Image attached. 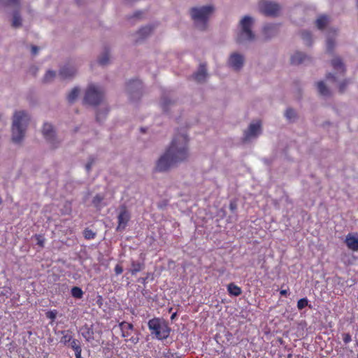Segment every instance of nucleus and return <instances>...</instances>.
<instances>
[{
	"label": "nucleus",
	"instance_id": "1",
	"mask_svg": "<svg viewBox=\"0 0 358 358\" xmlns=\"http://www.w3.org/2000/svg\"><path fill=\"white\" fill-rule=\"evenodd\" d=\"M189 141L185 131L176 133L164 152L155 162L154 171L167 173L179 164L187 162L190 157Z\"/></svg>",
	"mask_w": 358,
	"mask_h": 358
},
{
	"label": "nucleus",
	"instance_id": "2",
	"mask_svg": "<svg viewBox=\"0 0 358 358\" xmlns=\"http://www.w3.org/2000/svg\"><path fill=\"white\" fill-rule=\"evenodd\" d=\"M31 121V115L26 110H16L11 117L10 140L15 145H21Z\"/></svg>",
	"mask_w": 358,
	"mask_h": 358
},
{
	"label": "nucleus",
	"instance_id": "3",
	"mask_svg": "<svg viewBox=\"0 0 358 358\" xmlns=\"http://www.w3.org/2000/svg\"><path fill=\"white\" fill-rule=\"evenodd\" d=\"M215 8L212 5L195 6L189 9V15L196 27L200 30H206L210 15Z\"/></svg>",
	"mask_w": 358,
	"mask_h": 358
},
{
	"label": "nucleus",
	"instance_id": "4",
	"mask_svg": "<svg viewBox=\"0 0 358 358\" xmlns=\"http://www.w3.org/2000/svg\"><path fill=\"white\" fill-rule=\"evenodd\" d=\"M253 19L248 15L244 16L240 21V31L236 38L238 44L245 45L255 41V34L252 31Z\"/></svg>",
	"mask_w": 358,
	"mask_h": 358
},
{
	"label": "nucleus",
	"instance_id": "5",
	"mask_svg": "<svg viewBox=\"0 0 358 358\" xmlns=\"http://www.w3.org/2000/svg\"><path fill=\"white\" fill-rule=\"evenodd\" d=\"M105 92L102 87L90 84L85 90L83 102L90 106L99 105L104 99Z\"/></svg>",
	"mask_w": 358,
	"mask_h": 358
},
{
	"label": "nucleus",
	"instance_id": "6",
	"mask_svg": "<svg viewBox=\"0 0 358 358\" xmlns=\"http://www.w3.org/2000/svg\"><path fill=\"white\" fill-rule=\"evenodd\" d=\"M148 328L151 335H154L159 340H164L169 337L171 329L159 318H153L148 321Z\"/></svg>",
	"mask_w": 358,
	"mask_h": 358
},
{
	"label": "nucleus",
	"instance_id": "7",
	"mask_svg": "<svg viewBox=\"0 0 358 358\" xmlns=\"http://www.w3.org/2000/svg\"><path fill=\"white\" fill-rule=\"evenodd\" d=\"M42 134L50 147L52 149L59 148L62 143L54 129V127L49 123H44L42 127Z\"/></svg>",
	"mask_w": 358,
	"mask_h": 358
},
{
	"label": "nucleus",
	"instance_id": "8",
	"mask_svg": "<svg viewBox=\"0 0 358 358\" xmlns=\"http://www.w3.org/2000/svg\"><path fill=\"white\" fill-rule=\"evenodd\" d=\"M143 85L139 80H131L127 84L126 90L133 101L138 100L142 95Z\"/></svg>",
	"mask_w": 358,
	"mask_h": 358
},
{
	"label": "nucleus",
	"instance_id": "9",
	"mask_svg": "<svg viewBox=\"0 0 358 358\" xmlns=\"http://www.w3.org/2000/svg\"><path fill=\"white\" fill-rule=\"evenodd\" d=\"M261 133V124L258 122H252L250 124L248 129L244 131L242 142L243 143H248L250 141L257 138Z\"/></svg>",
	"mask_w": 358,
	"mask_h": 358
},
{
	"label": "nucleus",
	"instance_id": "10",
	"mask_svg": "<svg viewBox=\"0 0 358 358\" xmlns=\"http://www.w3.org/2000/svg\"><path fill=\"white\" fill-rule=\"evenodd\" d=\"M245 59L243 55L234 52H232L227 60V65L235 71H240L244 64Z\"/></svg>",
	"mask_w": 358,
	"mask_h": 358
},
{
	"label": "nucleus",
	"instance_id": "11",
	"mask_svg": "<svg viewBox=\"0 0 358 358\" xmlns=\"http://www.w3.org/2000/svg\"><path fill=\"white\" fill-rule=\"evenodd\" d=\"M280 10V5L275 2L264 1L259 3L260 12L267 16H275Z\"/></svg>",
	"mask_w": 358,
	"mask_h": 358
},
{
	"label": "nucleus",
	"instance_id": "12",
	"mask_svg": "<svg viewBox=\"0 0 358 358\" xmlns=\"http://www.w3.org/2000/svg\"><path fill=\"white\" fill-rule=\"evenodd\" d=\"M176 105V99L169 93H164L159 101V106L164 113H169Z\"/></svg>",
	"mask_w": 358,
	"mask_h": 358
},
{
	"label": "nucleus",
	"instance_id": "13",
	"mask_svg": "<svg viewBox=\"0 0 358 358\" xmlns=\"http://www.w3.org/2000/svg\"><path fill=\"white\" fill-rule=\"evenodd\" d=\"M130 219V214L125 205H122L120 207V213L117 216L118 225L117 231H122L127 227V224Z\"/></svg>",
	"mask_w": 358,
	"mask_h": 358
},
{
	"label": "nucleus",
	"instance_id": "14",
	"mask_svg": "<svg viewBox=\"0 0 358 358\" xmlns=\"http://www.w3.org/2000/svg\"><path fill=\"white\" fill-rule=\"evenodd\" d=\"M191 77L197 83H205L208 78L206 64H200L197 71Z\"/></svg>",
	"mask_w": 358,
	"mask_h": 358
},
{
	"label": "nucleus",
	"instance_id": "15",
	"mask_svg": "<svg viewBox=\"0 0 358 358\" xmlns=\"http://www.w3.org/2000/svg\"><path fill=\"white\" fill-rule=\"evenodd\" d=\"M77 73V68L71 64H66L62 66L59 71V76L62 79H72Z\"/></svg>",
	"mask_w": 358,
	"mask_h": 358
},
{
	"label": "nucleus",
	"instance_id": "16",
	"mask_svg": "<svg viewBox=\"0 0 358 358\" xmlns=\"http://www.w3.org/2000/svg\"><path fill=\"white\" fill-rule=\"evenodd\" d=\"M9 21L10 22V26L13 29H19L22 27L23 20L20 13V5L14 8L13 10L10 13Z\"/></svg>",
	"mask_w": 358,
	"mask_h": 358
},
{
	"label": "nucleus",
	"instance_id": "17",
	"mask_svg": "<svg viewBox=\"0 0 358 358\" xmlns=\"http://www.w3.org/2000/svg\"><path fill=\"white\" fill-rule=\"evenodd\" d=\"M310 62L311 58L302 52H296L291 57V63L294 65L308 64Z\"/></svg>",
	"mask_w": 358,
	"mask_h": 358
},
{
	"label": "nucleus",
	"instance_id": "18",
	"mask_svg": "<svg viewBox=\"0 0 358 358\" xmlns=\"http://www.w3.org/2000/svg\"><path fill=\"white\" fill-rule=\"evenodd\" d=\"M278 32V25L275 24H267L263 27V35L266 40L275 37Z\"/></svg>",
	"mask_w": 358,
	"mask_h": 358
},
{
	"label": "nucleus",
	"instance_id": "19",
	"mask_svg": "<svg viewBox=\"0 0 358 358\" xmlns=\"http://www.w3.org/2000/svg\"><path fill=\"white\" fill-rule=\"evenodd\" d=\"M348 248L353 251H358V236L349 234L345 241Z\"/></svg>",
	"mask_w": 358,
	"mask_h": 358
},
{
	"label": "nucleus",
	"instance_id": "20",
	"mask_svg": "<svg viewBox=\"0 0 358 358\" xmlns=\"http://www.w3.org/2000/svg\"><path fill=\"white\" fill-rule=\"evenodd\" d=\"M331 65L334 69L340 72V73L343 76L345 73V66L342 62V59L340 57L336 56L331 60Z\"/></svg>",
	"mask_w": 358,
	"mask_h": 358
},
{
	"label": "nucleus",
	"instance_id": "21",
	"mask_svg": "<svg viewBox=\"0 0 358 358\" xmlns=\"http://www.w3.org/2000/svg\"><path fill=\"white\" fill-rule=\"evenodd\" d=\"M110 51L108 48H106L104 51L99 57L98 63L101 66H106L110 62Z\"/></svg>",
	"mask_w": 358,
	"mask_h": 358
},
{
	"label": "nucleus",
	"instance_id": "22",
	"mask_svg": "<svg viewBox=\"0 0 358 358\" xmlns=\"http://www.w3.org/2000/svg\"><path fill=\"white\" fill-rule=\"evenodd\" d=\"M80 330L82 336L87 341L90 342L94 340V331L91 327H89L87 325H85Z\"/></svg>",
	"mask_w": 358,
	"mask_h": 358
},
{
	"label": "nucleus",
	"instance_id": "23",
	"mask_svg": "<svg viewBox=\"0 0 358 358\" xmlns=\"http://www.w3.org/2000/svg\"><path fill=\"white\" fill-rule=\"evenodd\" d=\"M80 92V89L78 87H74L70 92L68 94L66 99L69 103H73L76 99H78L79 94Z\"/></svg>",
	"mask_w": 358,
	"mask_h": 358
},
{
	"label": "nucleus",
	"instance_id": "24",
	"mask_svg": "<svg viewBox=\"0 0 358 358\" xmlns=\"http://www.w3.org/2000/svg\"><path fill=\"white\" fill-rule=\"evenodd\" d=\"M131 269L130 272L132 275L136 274V273L142 271L145 268V264L143 262H140L137 261L132 260L131 263Z\"/></svg>",
	"mask_w": 358,
	"mask_h": 358
},
{
	"label": "nucleus",
	"instance_id": "25",
	"mask_svg": "<svg viewBox=\"0 0 358 358\" xmlns=\"http://www.w3.org/2000/svg\"><path fill=\"white\" fill-rule=\"evenodd\" d=\"M120 327L122 331V336L127 337L129 335L128 332L129 330H132L134 329V325L127 322H122L120 324Z\"/></svg>",
	"mask_w": 358,
	"mask_h": 358
},
{
	"label": "nucleus",
	"instance_id": "26",
	"mask_svg": "<svg viewBox=\"0 0 358 358\" xmlns=\"http://www.w3.org/2000/svg\"><path fill=\"white\" fill-rule=\"evenodd\" d=\"M285 116L287 120L292 122L298 119L297 112L292 108H287L285 112Z\"/></svg>",
	"mask_w": 358,
	"mask_h": 358
},
{
	"label": "nucleus",
	"instance_id": "27",
	"mask_svg": "<svg viewBox=\"0 0 358 358\" xmlns=\"http://www.w3.org/2000/svg\"><path fill=\"white\" fill-rule=\"evenodd\" d=\"M56 76H57L56 71H52V70L47 71L42 79L43 83H45V84L51 83L55 78Z\"/></svg>",
	"mask_w": 358,
	"mask_h": 358
},
{
	"label": "nucleus",
	"instance_id": "28",
	"mask_svg": "<svg viewBox=\"0 0 358 358\" xmlns=\"http://www.w3.org/2000/svg\"><path fill=\"white\" fill-rule=\"evenodd\" d=\"M152 32V27L150 26H145L142 27L137 32L138 40L143 39L148 36Z\"/></svg>",
	"mask_w": 358,
	"mask_h": 358
},
{
	"label": "nucleus",
	"instance_id": "29",
	"mask_svg": "<svg viewBox=\"0 0 358 358\" xmlns=\"http://www.w3.org/2000/svg\"><path fill=\"white\" fill-rule=\"evenodd\" d=\"M317 90L319 93L324 96H329L331 95L330 90L329 88L325 85L324 82L320 81L317 83Z\"/></svg>",
	"mask_w": 358,
	"mask_h": 358
},
{
	"label": "nucleus",
	"instance_id": "30",
	"mask_svg": "<svg viewBox=\"0 0 358 358\" xmlns=\"http://www.w3.org/2000/svg\"><path fill=\"white\" fill-rule=\"evenodd\" d=\"M227 289L231 295L238 296L241 294V289L234 283H230L227 286Z\"/></svg>",
	"mask_w": 358,
	"mask_h": 358
},
{
	"label": "nucleus",
	"instance_id": "31",
	"mask_svg": "<svg viewBox=\"0 0 358 358\" xmlns=\"http://www.w3.org/2000/svg\"><path fill=\"white\" fill-rule=\"evenodd\" d=\"M20 5V0H0V6H10L15 8Z\"/></svg>",
	"mask_w": 358,
	"mask_h": 358
},
{
	"label": "nucleus",
	"instance_id": "32",
	"mask_svg": "<svg viewBox=\"0 0 358 358\" xmlns=\"http://www.w3.org/2000/svg\"><path fill=\"white\" fill-rule=\"evenodd\" d=\"M143 13L141 10H137L132 15H127L126 18L127 20L130 22L131 23H134V20H140L142 17Z\"/></svg>",
	"mask_w": 358,
	"mask_h": 358
},
{
	"label": "nucleus",
	"instance_id": "33",
	"mask_svg": "<svg viewBox=\"0 0 358 358\" xmlns=\"http://www.w3.org/2000/svg\"><path fill=\"white\" fill-rule=\"evenodd\" d=\"M336 47V41L334 38L329 37L327 39V51L331 54Z\"/></svg>",
	"mask_w": 358,
	"mask_h": 358
},
{
	"label": "nucleus",
	"instance_id": "34",
	"mask_svg": "<svg viewBox=\"0 0 358 358\" xmlns=\"http://www.w3.org/2000/svg\"><path fill=\"white\" fill-rule=\"evenodd\" d=\"M328 22V19L325 16H322L316 20V26L318 29H322L325 27Z\"/></svg>",
	"mask_w": 358,
	"mask_h": 358
},
{
	"label": "nucleus",
	"instance_id": "35",
	"mask_svg": "<svg viewBox=\"0 0 358 358\" xmlns=\"http://www.w3.org/2000/svg\"><path fill=\"white\" fill-rule=\"evenodd\" d=\"M71 295L76 299H81L83 296V290L78 287H73L71 289Z\"/></svg>",
	"mask_w": 358,
	"mask_h": 358
},
{
	"label": "nucleus",
	"instance_id": "36",
	"mask_svg": "<svg viewBox=\"0 0 358 358\" xmlns=\"http://www.w3.org/2000/svg\"><path fill=\"white\" fill-rule=\"evenodd\" d=\"M302 39L305 41L306 45H310L311 43V34L308 31H302L301 32Z\"/></svg>",
	"mask_w": 358,
	"mask_h": 358
},
{
	"label": "nucleus",
	"instance_id": "37",
	"mask_svg": "<svg viewBox=\"0 0 358 358\" xmlns=\"http://www.w3.org/2000/svg\"><path fill=\"white\" fill-rule=\"evenodd\" d=\"M83 235L86 239L90 240L95 237L96 234L91 229H85L83 231Z\"/></svg>",
	"mask_w": 358,
	"mask_h": 358
},
{
	"label": "nucleus",
	"instance_id": "38",
	"mask_svg": "<svg viewBox=\"0 0 358 358\" xmlns=\"http://www.w3.org/2000/svg\"><path fill=\"white\" fill-rule=\"evenodd\" d=\"M104 197L103 196H101L100 194H96L92 199V203L93 205L98 208L101 203V201L103 200Z\"/></svg>",
	"mask_w": 358,
	"mask_h": 358
},
{
	"label": "nucleus",
	"instance_id": "39",
	"mask_svg": "<svg viewBox=\"0 0 358 358\" xmlns=\"http://www.w3.org/2000/svg\"><path fill=\"white\" fill-rule=\"evenodd\" d=\"M34 237V238L36 241V244L39 247L43 248L44 247V243H45V238H43V236H41V235H39V234H36Z\"/></svg>",
	"mask_w": 358,
	"mask_h": 358
},
{
	"label": "nucleus",
	"instance_id": "40",
	"mask_svg": "<svg viewBox=\"0 0 358 358\" xmlns=\"http://www.w3.org/2000/svg\"><path fill=\"white\" fill-rule=\"evenodd\" d=\"M69 346L74 350H77L81 348L79 341L76 339H72L69 343Z\"/></svg>",
	"mask_w": 358,
	"mask_h": 358
},
{
	"label": "nucleus",
	"instance_id": "41",
	"mask_svg": "<svg viewBox=\"0 0 358 358\" xmlns=\"http://www.w3.org/2000/svg\"><path fill=\"white\" fill-rule=\"evenodd\" d=\"M308 301L306 298L301 299L300 300L298 301L297 308L299 310H302L303 308L308 306Z\"/></svg>",
	"mask_w": 358,
	"mask_h": 358
},
{
	"label": "nucleus",
	"instance_id": "42",
	"mask_svg": "<svg viewBox=\"0 0 358 358\" xmlns=\"http://www.w3.org/2000/svg\"><path fill=\"white\" fill-rule=\"evenodd\" d=\"M106 112H101L98 111L96 114V120L98 122H101L102 120L106 117Z\"/></svg>",
	"mask_w": 358,
	"mask_h": 358
},
{
	"label": "nucleus",
	"instance_id": "43",
	"mask_svg": "<svg viewBox=\"0 0 358 358\" xmlns=\"http://www.w3.org/2000/svg\"><path fill=\"white\" fill-rule=\"evenodd\" d=\"M94 164V159L92 157L89 158L88 162L85 165V169L87 172H90L91 171L92 166Z\"/></svg>",
	"mask_w": 358,
	"mask_h": 358
},
{
	"label": "nucleus",
	"instance_id": "44",
	"mask_svg": "<svg viewBox=\"0 0 358 358\" xmlns=\"http://www.w3.org/2000/svg\"><path fill=\"white\" fill-rule=\"evenodd\" d=\"M72 340V337L71 335H69L68 334H64L62 338H61V342L64 343L65 345L67 344V343H69L71 342V341Z\"/></svg>",
	"mask_w": 358,
	"mask_h": 358
},
{
	"label": "nucleus",
	"instance_id": "45",
	"mask_svg": "<svg viewBox=\"0 0 358 358\" xmlns=\"http://www.w3.org/2000/svg\"><path fill=\"white\" fill-rule=\"evenodd\" d=\"M349 82L345 80L343 82H342L339 85V90L341 92H343L345 91V89L346 86L348 85Z\"/></svg>",
	"mask_w": 358,
	"mask_h": 358
},
{
	"label": "nucleus",
	"instance_id": "46",
	"mask_svg": "<svg viewBox=\"0 0 358 358\" xmlns=\"http://www.w3.org/2000/svg\"><path fill=\"white\" fill-rule=\"evenodd\" d=\"M229 209L233 213L236 211V210L237 209V203L236 201H231L229 203Z\"/></svg>",
	"mask_w": 358,
	"mask_h": 358
},
{
	"label": "nucleus",
	"instance_id": "47",
	"mask_svg": "<svg viewBox=\"0 0 358 358\" xmlns=\"http://www.w3.org/2000/svg\"><path fill=\"white\" fill-rule=\"evenodd\" d=\"M351 336L349 334H343V341L345 343H348L351 341Z\"/></svg>",
	"mask_w": 358,
	"mask_h": 358
},
{
	"label": "nucleus",
	"instance_id": "48",
	"mask_svg": "<svg viewBox=\"0 0 358 358\" xmlns=\"http://www.w3.org/2000/svg\"><path fill=\"white\" fill-rule=\"evenodd\" d=\"M123 271V268L122 267L119 265V264H117L115 267V272L117 275H120L122 273Z\"/></svg>",
	"mask_w": 358,
	"mask_h": 358
},
{
	"label": "nucleus",
	"instance_id": "49",
	"mask_svg": "<svg viewBox=\"0 0 358 358\" xmlns=\"http://www.w3.org/2000/svg\"><path fill=\"white\" fill-rule=\"evenodd\" d=\"M38 50H39V48L37 46H36V45L31 46V51L32 55H37L38 52Z\"/></svg>",
	"mask_w": 358,
	"mask_h": 358
},
{
	"label": "nucleus",
	"instance_id": "50",
	"mask_svg": "<svg viewBox=\"0 0 358 358\" xmlns=\"http://www.w3.org/2000/svg\"><path fill=\"white\" fill-rule=\"evenodd\" d=\"M47 316L48 317L54 320L56 317V313L53 312H48Z\"/></svg>",
	"mask_w": 358,
	"mask_h": 358
},
{
	"label": "nucleus",
	"instance_id": "51",
	"mask_svg": "<svg viewBox=\"0 0 358 358\" xmlns=\"http://www.w3.org/2000/svg\"><path fill=\"white\" fill-rule=\"evenodd\" d=\"M82 349H79L75 351V355L76 358H82L81 357Z\"/></svg>",
	"mask_w": 358,
	"mask_h": 358
},
{
	"label": "nucleus",
	"instance_id": "52",
	"mask_svg": "<svg viewBox=\"0 0 358 358\" xmlns=\"http://www.w3.org/2000/svg\"><path fill=\"white\" fill-rule=\"evenodd\" d=\"M130 341H131L133 343L136 344L138 343L139 338L138 337H131L129 339Z\"/></svg>",
	"mask_w": 358,
	"mask_h": 358
},
{
	"label": "nucleus",
	"instance_id": "53",
	"mask_svg": "<svg viewBox=\"0 0 358 358\" xmlns=\"http://www.w3.org/2000/svg\"><path fill=\"white\" fill-rule=\"evenodd\" d=\"M327 78H332L334 80V81H336L337 80V78H336V76L334 74H332V73H329L327 75Z\"/></svg>",
	"mask_w": 358,
	"mask_h": 358
},
{
	"label": "nucleus",
	"instance_id": "54",
	"mask_svg": "<svg viewBox=\"0 0 358 358\" xmlns=\"http://www.w3.org/2000/svg\"><path fill=\"white\" fill-rule=\"evenodd\" d=\"M280 294H281L282 296H287V293H288V290H287V289H282V290H281V291H280Z\"/></svg>",
	"mask_w": 358,
	"mask_h": 358
},
{
	"label": "nucleus",
	"instance_id": "55",
	"mask_svg": "<svg viewBox=\"0 0 358 358\" xmlns=\"http://www.w3.org/2000/svg\"><path fill=\"white\" fill-rule=\"evenodd\" d=\"M146 280H147V278H140L138 279V282H141L145 284L146 282Z\"/></svg>",
	"mask_w": 358,
	"mask_h": 358
},
{
	"label": "nucleus",
	"instance_id": "56",
	"mask_svg": "<svg viewBox=\"0 0 358 358\" xmlns=\"http://www.w3.org/2000/svg\"><path fill=\"white\" fill-rule=\"evenodd\" d=\"M176 313H173V314L171 315V320H173V319L176 317Z\"/></svg>",
	"mask_w": 358,
	"mask_h": 358
},
{
	"label": "nucleus",
	"instance_id": "57",
	"mask_svg": "<svg viewBox=\"0 0 358 358\" xmlns=\"http://www.w3.org/2000/svg\"><path fill=\"white\" fill-rule=\"evenodd\" d=\"M76 2H77V3H78V5H80V3L79 0H76Z\"/></svg>",
	"mask_w": 358,
	"mask_h": 358
},
{
	"label": "nucleus",
	"instance_id": "58",
	"mask_svg": "<svg viewBox=\"0 0 358 358\" xmlns=\"http://www.w3.org/2000/svg\"><path fill=\"white\" fill-rule=\"evenodd\" d=\"M37 71V69H35L34 73H36Z\"/></svg>",
	"mask_w": 358,
	"mask_h": 358
},
{
	"label": "nucleus",
	"instance_id": "59",
	"mask_svg": "<svg viewBox=\"0 0 358 358\" xmlns=\"http://www.w3.org/2000/svg\"><path fill=\"white\" fill-rule=\"evenodd\" d=\"M1 118V115L0 114V119Z\"/></svg>",
	"mask_w": 358,
	"mask_h": 358
},
{
	"label": "nucleus",
	"instance_id": "60",
	"mask_svg": "<svg viewBox=\"0 0 358 358\" xmlns=\"http://www.w3.org/2000/svg\"><path fill=\"white\" fill-rule=\"evenodd\" d=\"M357 345H358V342H357Z\"/></svg>",
	"mask_w": 358,
	"mask_h": 358
}]
</instances>
